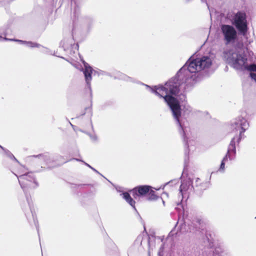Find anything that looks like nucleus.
Wrapping results in <instances>:
<instances>
[{
	"mask_svg": "<svg viewBox=\"0 0 256 256\" xmlns=\"http://www.w3.org/2000/svg\"><path fill=\"white\" fill-rule=\"evenodd\" d=\"M74 160H76V161H79V162H83L86 166H88V167H89L90 168H91L92 166L84 162V161H82V160H80V159H78V158H74Z\"/></svg>",
	"mask_w": 256,
	"mask_h": 256,
	"instance_id": "6ab92c4d",
	"label": "nucleus"
},
{
	"mask_svg": "<svg viewBox=\"0 0 256 256\" xmlns=\"http://www.w3.org/2000/svg\"><path fill=\"white\" fill-rule=\"evenodd\" d=\"M115 78L129 82H134V81L132 78L120 72H118L116 73Z\"/></svg>",
	"mask_w": 256,
	"mask_h": 256,
	"instance_id": "4468645a",
	"label": "nucleus"
},
{
	"mask_svg": "<svg viewBox=\"0 0 256 256\" xmlns=\"http://www.w3.org/2000/svg\"><path fill=\"white\" fill-rule=\"evenodd\" d=\"M162 202L164 206V204H165L164 201L162 200Z\"/></svg>",
	"mask_w": 256,
	"mask_h": 256,
	"instance_id": "393cba45",
	"label": "nucleus"
},
{
	"mask_svg": "<svg viewBox=\"0 0 256 256\" xmlns=\"http://www.w3.org/2000/svg\"><path fill=\"white\" fill-rule=\"evenodd\" d=\"M152 187L148 186H140L132 189L130 192L134 198L136 199L140 197L147 196Z\"/></svg>",
	"mask_w": 256,
	"mask_h": 256,
	"instance_id": "1a4fd4ad",
	"label": "nucleus"
},
{
	"mask_svg": "<svg viewBox=\"0 0 256 256\" xmlns=\"http://www.w3.org/2000/svg\"><path fill=\"white\" fill-rule=\"evenodd\" d=\"M234 138L230 141V144L228 148L227 154L226 155V156L223 158L222 161L220 168L219 169L220 171H224L225 162L228 160V158H229L230 160H232V158L231 156V154L234 153V154L236 153V147L234 146Z\"/></svg>",
	"mask_w": 256,
	"mask_h": 256,
	"instance_id": "9d476101",
	"label": "nucleus"
},
{
	"mask_svg": "<svg viewBox=\"0 0 256 256\" xmlns=\"http://www.w3.org/2000/svg\"><path fill=\"white\" fill-rule=\"evenodd\" d=\"M12 158H13L16 161L18 162V160H16V159L15 158V157H14V156L12 154Z\"/></svg>",
	"mask_w": 256,
	"mask_h": 256,
	"instance_id": "5701e85b",
	"label": "nucleus"
},
{
	"mask_svg": "<svg viewBox=\"0 0 256 256\" xmlns=\"http://www.w3.org/2000/svg\"><path fill=\"white\" fill-rule=\"evenodd\" d=\"M182 82L178 80L176 78H172L166 82L164 85L159 84L150 87L146 85L150 91L154 94L160 98H162L164 102L170 108L173 116L176 120L177 124L179 126V132L185 138V132L184 124L182 120L180 118L181 113L184 118L190 116L194 112L192 107L188 103H185L180 109L178 100L171 95L176 96L182 101L186 100V95L184 92H180V88H182Z\"/></svg>",
	"mask_w": 256,
	"mask_h": 256,
	"instance_id": "f257e3e1",
	"label": "nucleus"
},
{
	"mask_svg": "<svg viewBox=\"0 0 256 256\" xmlns=\"http://www.w3.org/2000/svg\"><path fill=\"white\" fill-rule=\"evenodd\" d=\"M231 22L242 35L245 36L246 34L248 27L246 16L244 12H238L234 14L232 17Z\"/></svg>",
	"mask_w": 256,
	"mask_h": 256,
	"instance_id": "423d86ee",
	"label": "nucleus"
},
{
	"mask_svg": "<svg viewBox=\"0 0 256 256\" xmlns=\"http://www.w3.org/2000/svg\"><path fill=\"white\" fill-rule=\"evenodd\" d=\"M91 169L94 172H96V173L99 174V172L95 168H94L92 167Z\"/></svg>",
	"mask_w": 256,
	"mask_h": 256,
	"instance_id": "412c9836",
	"label": "nucleus"
},
{
	"mask_svg": "<svg viewBox=\"0 0 256 256\" xmlns=\"http://www.w3.org/2000/svg\"><path fill=\"white\" fill-rule=\"evenodd\" d=\"M146 196L149 200H154L158 198V196L155 194V192L152 188L150 189Z\"/></svg>",
	"mask_w": 256,
	"mask_h": 256,
	"instance_id": "dca6fc26",
	"label": "nucleus"
},
{
	"mask_svg": "<svg viewBox=\"0 0 256 256\" xmlns=\"http://www.w3.org/2000/svg\"><path fill=\"white\" fill-rule=\"evenodd\" d=\"M142 238V236H138L137 238V240H141V239Z\"/></svg>",
	"mask_w": 256,
	"mask_h": 256,
	"instance_id": "4be33fe9",
	"label": "nucleus"
},
{
	"mask_svg": "<svg viewBox=\"0 0 256 256\" xmlns=\"http://www.w3.org/2000/svg\"><path fill=\"white\" fill-rule=\"evenodd\" d=\"M90 138L94 141H96L98 140V137L96 135L90 136Z\"/></svg>",
	"mask_w": 256,
	"mask_h": 256,
	"instance_id": "aec40b11",
	"label": "nucleus"
},
{
	"mask_svg": "<svg viewBox=\"0 0 256 256\" xmlns=\"http://www.w3.org/2000/svg\"><path fill=\"white\" fill-rule=\"evenodd\" d=\"M248 71L256 72V64H251L248 68Z\"/></svg>",
	"mask_w": 256,
	"mask_h": 256,
	"instance_id": "f3484780",
	"label": "nucleus"
},
{
	"mask_svg": "<svg viewBox=\"0 0 256 256\" xmlns=\"http://www.w3.org/2000/svg\"><path fill=\"white\" fill-rule=\"evenodd\" d=\"M148 244H149V247L150 248V242L149 241L148 242Z\"/></svg>",
	"mask_w": 256,
	"mask_h": 256,
	"instance_id": "a878e982",
	"label": "nucleus"
},
{
	"mask_svg": "<svg viewBox=\"0 0 256 256\" xmlns=\"http://www.w3.org/2000/svg\"><path fill=\"white\" fill-rule=\"evenodd\" d=\"M222 256V255H220V256Z\"/></svg>",
	"mask_w": 256,
	"mask_h": 256,
	"instance_id": "c85d7f7f",
	"label": "nucleus"
},
{
	"mask_svg": "<svg viewBox=\"0 0 256 256\" xmlns=\"http://www.w3.org/2000/svg\"><path fill=\"white\" fill-rule=\"evenodd\" d=\"M120 196L126 200V201L130 205L132 208H134L135 210V202L133 200V199L131 198L130 194L127 192H124L120 194Z\"/></svg>",
	"mask_w": 256,
	"mask_h": 256,
	"instance_id": "ddd939ff",
	"label": "nucleus"
},
{
	"mask_svg": "<svg viewBox=\"0 0 256 256\" xmlns=\"http://www.w3.org/2000/svg\"><path fill=\"white\" fill-rule=\"evenodd\" d=\"M222 57L225 62L235 70L248 71L250 64H248V58L244 54L230 49L223 52Z\"/></svg>",
	"mask_w": 256,
	"mask_h": 256,
	"instance_id": "7ed1b4c3",
	"label": "nucleus"
},
{
	"mask_svg": "<svg viewBox=\"0 0 256 256\" xmlns=\"http://www.w3.org/2000/svg\"><path fill=\"white\" fill-rule=\"evenodd\" d=\"M61 45L64 50H67L72 47H74L75 48H76L78 47L77 44H74V39L71 36L68 38L64 39L61 42Z\"/></svg>",
	"mask_w": 256,
	"mask_h": 256,
	"instance_id": "9b49d317",
	"label": "nucleus"
},
{
	"mask_svg": "<svg viewBox=\"0 0 256 256\" xmlns=\"http://www.w3.org/2000/svg\"><path fill=\"white\" fill-rule=\"evenodd\" d=\"M164 194H165V195H166V196H168V194L167 193H166V192H164Z\"/></svg>",
	"mask_w": 256,
	"mask_h": 256,
	"instance_id": "b1692460",
	"label": "nucleus"
},
{
	"mask_svg": "<svg viewBox=\"0 0 256 256\" xmlns=\"http://www.w3.org/2000/svg\"><path fill=\"white\" fill-rule=\"evenodd\" d=\"M250 76L256 82V74L251 72Z\"/></svg>",
	"mask_w": 256,
	"mask_h": 256,
	"instance_id": "a211bd4d",
	"label": "nucleus"
},
{
	"mask_svg": "<svg viewBox=\"0 0 256 256\" xmlns=\"http://www.w3.org/2000/svg\"><path fill=\"white\" fill-rule=\"evenodd\" d=\"M249 124L247 120L242 116H238L234 119L231 124V129L236 133V136L233 138L234 143L236 141L239 142L242 137V134L248 128Z\"/></svg>",
	"mask_w": 256,
	"mask_h": 256,
	"instance_id": "39448f33",
	"label": "nucleus"
},
{
	"mask_svg": "<svg viewBox=\"0 0 256 256\" xmlns=\"http://www.w3.org/2000/svg\"><path fill=\"white\" fill-rule=\"evenodd\" d=\"M220 31L223 40L226 44H234L238 36L237 31L236 28L231 25L222 24Z\"/></svg>",
	"mask_w": 256,
	"mask_h": 256,
	"instance_id": "0eeeda50",
	"label": "nucleus"
},
{
	"mask_svg": "<svg viewBox=\"0 0 256 256\" xmlns=\"http://www.w3.org/2000/svg\"><path fill=\"white\" fill-rule=\"evenodd\" d=\"M18 174V176H16L18 177L21 188L24 191L28 189H34L38 186V183L34 174L31 172H27L24 167L21 166Z\"/></svg>",
	"mask_w": 256,
	"mask_h": 256,
	"instance_id": "20e7f679",
	"label": "nucleus"
},
{
	"mask_svg": "<svg viewBox=\"0 0 256 256\" xmlns=\"http://www.w3.org/2000/svg\"><path fill=\"white\" fill-rule=\"evenodd\" d=\"M82 62L84 64V68L82 66L77 63L72 64V66L80 70H83V72L84 76V79L86 84V87L89 89L90 91L92 92L91 86H90V82L92 80V74L93 72L92 68L84 60H82Z\"/></svg>",
	"mask_w": 256,
	"mask_h": 256,
	"instance_id": "6e6552de",
	"label": "nucleus"
},
{
	"mask_svg": "<svg viewBox=\"0 0 256 256\" xmlns=\"http://www.w3.org/2000/svg\"><path fill=\"white\" fill-rule=\"evenodd\" d=\"M212 64V58L210 56H204L196 59L190 58L174 78L182 83L190 84L192 81H197V73L209 68Z\"/></svg>",
	"mask_w": 256,
	"mask_h": 256,
	"instance_id": "f03ea898",
	"label": "nucleus"
},
{
	"mask_svg": "<svg viewBox=\"0 0 256 256\" xmlns=\"http://www.w3.org/2000/svg\"><path fill=\"white\" fill-rule=\"evenodd\" d=\"M14 40L20 42L22 44H25L26 46L29 48H39L40 46L36 43L33 42H27L24 41L22 40Z\"/></svg>",
	"mask_w": 256,
	"mask_h": 256,
	"instance_id": "2eb2a0df",
	"label": "nucleus"
},
{
	"mask_svg": "<svg viewBox=\"0 0 256 256\" xmlns=\"http://www.w3.org/2000/svg\"><path fill=\"white\" fill-rule=\"evenodd\" d=\"M71 124L72 126V128L74 127V126L72 124Z\"/></svg>",
	"mask_w": 256,
	"mask_h": 256,
	"instance_id": "bb28decb",
	"label": "nucleus"
},
{
	"mask_svg": "<svg viewBox=\"0 0 256 256\" xmlns=\"http://www.w3.org/2000/svg\"><path fill=\"white\" fill-rule=\"evenodd\" d=\"M0 148H1L2 149H4V148L1 146H0Z\"/></svg>",
	"mask_w": 256,
	"mask_h": 256,
	"instance_id": "cd10ccee",
	"label": "nucleus"
},
{
	"mask_svg": "<svg viewBox=\"0 0 256 256\" xmlns=\"http://www.w3.org/2000/svg\"><path fill=\"white\" fill-rule=\"evenodd\" d=\"M192 188V182L190 179H188L186 182H182L180 186V192L182 195L183 196L185 192Z\"/></svg>",
	"mask_w": 256,
	"mask_h": 256,
	"instance_id": "f8f14e48",
	"label": "nucleus"
}]
</instances>
